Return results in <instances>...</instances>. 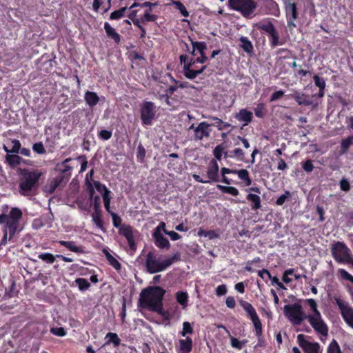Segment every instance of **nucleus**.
<instances>
[{
  "instance_id": "864d4df0",
  "label": "nucleus",
  "mask_w": 353,
  "mask_h": 353,
  "mask_svg": "<svg viewBox=\"0 0 353 353\" xmlns=\"http://www.w3.org/2000/svg\"><path fill=\"white\" fill-rule=\"evenodd\" d=\"M193 333H194V330H193V327L191 325V324L188 321L183 322V328H182V330L181 332H179V334L181 336L185 337L188 334H192Z\"/></svg>"
},
{
  "instance_id": "8fccbe9b",
  "label": "nucleus",
  "mask_w": 353,
  "mask_h": 353,
  "mask_svg": "<svg viewBox=\"0 0 353 353\" xmlns=\"http://www.w3.org/2000/svg\"><path fill=\"white\" fill-rule=\"evenodd\" d=\"M276 54L279 57V59H288L293 57L292 51L287 48H279Z\"/></svg>"
},
{
  "instance_id": "603ef678",
  "label": "nucleus",
  "mask_w": 353,
  "mask_h": 353,
  "mask_svg": "<svg viewBox=\"0 0 353 353\" xmlns=\"http://www.w3.org/2000/svg\"><path fill=\"white\" fill-rule=\"evenodd\" d=\"M110 194H111L110 191H107L106 192H103L102 194L104 207L108 214L112 212V211L111 210V207H110V201H111Z\"/></svg>"
},
{
  "instance_id": "c03bdc74",
  "label": "nucleus",
  "mask_w": 353,
  "mask_h": 353,
  "mask_svg": "<svg viewBox=\"0 0 353 353\" xmlns=\"http://www.w3.org/2000/svg\"><path fill=\"white\" fill-rule=\"evenodd\" d=\"M254 114L256 117L263 119L267 114V109L265 104L263 103H259L254 108Z\"/></svg>"
},
{
  "instance_id": "aec40b11",
  "label": "nucleus",
  "mask_w": 353,
  "mask_h": 353,
  "mask_svg": "<svg viewBox=\"0 0 353 353\" xmlns=\"http://www.w3.org/2000/svg\"><path fill=\"white\" fill-rule=\"evenodd\" d=\"M181 261L179 252H175L172 256L163 260L156 259V273L162 272L173 263Z\"/></svg>"
},
{
  "instance_id": "6e6552de",
  "label": "nucleus",
  "mask_w": 353,
  "mask_h": 353,
  "mask_svg": "<svg viewBox=\"0 0 353 353\" xmlns=\"http://www.w3.org/2000/svg\"><path fill=\"white\" fill-rule=\"evenodd\" d=\"M283 310L285 316L294 325H300L306 319L302 305L299 303L285 305Z\"/></svg>"
},
{
  "instance_id": "1a4fd4ad",
  "label": "nucleus",
  "mask_w": 353,
  "mask_h": 353,
  "mask_svg": "<svg viewBox=\"0 0 353 353\" xmlns=\"http://www.w3.org/2000/svg\"><path fill=\"white\" fill-rule=\"evenodd\" d=\"M179 61L180 63L183 65L184 76L188 79H195L199 74L203 73L207 68V65H203L199 69H196L194 65L196 63L190 60L186 54H181Z\"/></svg>"
},
{
  "instance_id": "72a5a7b5",
  "label": "nucleus",
  "mask_w": 353,
  "mask_h": 353,
  "mask_svg": "<svg viewBox=\"0 0 353 353\" xmlns=\"http://www.w3.org/2000/svg\"><path fill=\"white\" fill-rule=\"evenodd\" d=\"M205 118L212 121L213 122L210 124L211 126L216 127L219 130H225L231 125L229 123L224 122L221 119L216 117L208 116L205 117Z\"/></svg>"
},
{
  "instance_id": "09e8293b",
  "label": "nucleus",
  "mask_w": 353,
  "mask_h": 353,
  "mask_svg": "<svg viewBox=\"0 0 353 353\" xmlns=\"http://www.w3.org/2000/svg\"><path fill=\"white\" fill-rule=\"evenodd\" d=\"M254 332H255V335L257 337V339H258V343L256 345V347H265V340L263 337V328H262V325H261L259 329L257 328H254Z\"/></svg>"
},
{
  "instance_id": "6ab92c4d",
  "label": "nucleus",
  "mask_w": 353,
  "mask_h": 353,
  "mask_svg": "<svg viewBox=\"0 0 353 353\" xmlns=\"http://www.w3.org/2000/svg\"><path fill=\"white\" fill-rule=\"evenodd\" d=\"M192 46H194V50L200 54L196 58L191 57L189 59L196 63H205L208 60V57L206 56L205 51L207 50V45L203 41H194L191 40Z\"/></svg>"
},
{
  "instance_id": "4d7b16f0",
  "label": "nucleus",
  "mask_w": 353,
  "mask_h": 353,
  "mask_svg": "<svg viewBox=\"0 0 353 353\" xmlns=\"http://www.w3.org/2000/svg\"><path fill=\"white\" fill-rule=\"evenodd\" d=\"M224 149H225V148L223 145V144L217 145L214 148V151H213V154L215 157L214 159L216 160V161H221L222 159V156H223Z\"/></svg>"
},
{
  "instance_id": "69168bd1",
  "label": "nucleus",
  "mask_w": 353,
  "mask_h": 353,
  "mask_svg": "<svg viewBox=\"0 0 353 353\" xmlns=\"http://www.w3.org/2000/svg\"><path fill=\"white\" fill-rule=\"evenodd\" d=\"M32 150L34 152L39 154H43L46 152V150L43 146L42 142H37L32 145Z\"/></svg>"
},
{
  "instance_id": "7c9ffc66",
  "label": "nucleus",
  "mask_w": 353,
  "mask_h": 353,
  "mask_svg": "<svg viewBox=\"0 0 353 353\" xmlns=\"http://www.w3.org/2000/svg\"><path fill=\"white\" fill-rule=\"evenodd\" d=\"M156 246L161 249L166 250L170 248L168 239L161 234L159 228H156Z\"/></svg>"
},
{
  "instance_id": "473e14b6",
  "label": "nucleus",
  "mask_w": 353,
  "mask_h": 353,
  "mask_svg": "<svg viewBox=\"0 0 353 353\" xmlns=\"http://www.w3.org/2000/svg\"><path fill=\"white\" fill-rule=\"evenodd\" d=\"M246 199L250 202V207L252 210H257L261 207V200L259 195L249 193Z\"/></svg>"
},
{
  "instance_id": "6e6d98bb",
  "label": "nucleus",
  "mask_w": 353,
  "mask_h": 353,
  "mask_svg": "<svg viewBox=\"0 0 353 353\" xmlns=\"http://www.w3.org/2000/svg\"><path fill=\"white\" fill-rule=\"evenodd\" d=\"M327 353H343L338 342L333 339L329 344Z\"/></svg>"
},
{
  "instance_id": "bb28decb",
  "label": "nucleus",
  "mask_w": 353,
  "mask_h": 353,
  "mask_svg": "<svg viewBox=\"0 0 353 353\" xmlns=\"http://www.w3.org/2000/svg\"><path fill=\"white\" fill-rule=\"evenodd\" d=\"M59 243L66 248L71 252H73L77 254H83L85 253L84 248L82 245H77L74 241H66L63 240L59 241Z\"/></svg>"
},
{
  "instance_id": "412c9836",
  "label": "nucleus",
  "mask_w": 353,
  "mask_h": 353,
  "mask_svg": "<svg viewBox=\"0 0 353 353\" xmlns=\"http://www.w3.org/2000/svg\"><path fill=\"white\" fill-rule=\"evenodd\" d=\"M153 6H154V3H151L148 1L144 2L143 3H138L134 2L130 8L125 6V7H122L121 8H120L117 10L112 12L110 15V20L121 19V18L125 17V12L128 10L132 9V8L138 7V6H139L141 8H144V7H148V6L151 7Z\"/></svg>"
},
{
  "instance_id": "f704fd0d",
  "label": "nucleus",
  "mask_w": 353,
  "mask_h": 353,
  "mask_svg": "<svg viewBox=\"0 0 353 353\" xmlns=\"http://www.w3.org/2000/svg\"><path fill=\"white\" fill-rule=\"evenodd\" d=\"M104 255L110 265L114 268L118 272L121 270V263L115 259L108 251L103 250Z\"/></svg>"
},
{
  "instance_id": "9b49d317",
  "label": "nucleus",
  "mask_w": 353,
  "mask_h": 353,
  "mask_svg": "<svg viewBox=\"0 0 353 353\" xmlns=\"http://www.w3.org/2000/svg\"><path fill=\"white\" fill-rule=\"evenodd\" d=\"M331 252L334 260L339 263H343L352 254L350 249L341 241L333 244Z\"/></svg>"
},
{
  "instance_id": "dca6fc26",
  "label": "nucleus",
  "mask_w": 353,
  "mask_h": 353,
  "mask_svg": "<svg viewBox=\"0 0 353 353\" xmlns=\"http://www.w3.org/2000/svg\"><path fill=\"white\" fill-rule=\"evenodd\" d=\"M154 103L145 101L141 106V119L143 125H151L154 117Z\"/></svg>"
},
{
  "instance_id": "a19ab883",
  "label": "nucleus",
  "mask_w": 353,
  "mask_h": 353,
  "mask_svg": "<svg viewBox=\"0 0 353 353\" xmlns=\"http://www.w3.org/2000/svg\"><path fill=\"white\" fill-rule=\"evenodd\" d=\"M105 339L108 340L105 342V345L112 343L114 347H118L121 343V339L118 336L117 334L113 332H108Z\"/></svg>"
},
{
  "instance_id": "49530a36",
  "label": "nucleus",
  "mask_w": 353,
  "mask_h": 353,
  "mask_svg": "<svg viewBox=\"0 0 353 353\" xmlns=\"http://www.w3.org/2000/svg\"><path fill=\"white\" fill-rule=\"evenodd\" d=\"M74 283L81 292L88 290L90 287V283L84 278H77L75 279Z\"/></svg>"
},
{
  "instance_id": "bf43d9fd",
  "label": "nucleus",
  "mask_w": 353,
  "mask_h": 353,
  "mask_svg": "<svg viewBox=\"0 0 353 353\" xmlns=\"http://www.w3.org/2000/svg\"><path fill=\"white\" fill-rule=\"evenodd\" d=\"M173 4L175 6V8L180 11L183 17H188L189 16V12L181 1H175L173 2Z\"/></svg>"
},
{
  "instance_id": "9d476101",
  "label": "nucleus",
  "mask_w": 353,
  "mask_h": 353,
  "mask_svg": "<svg viewBox=\"0 0 353 353\" xmlns=\"http://www.w3.org/2000/svg\"><path fill=\"white\" fill-rule=\"evenodd\" d=\"M221 182L227 185H230L232 181L225 175L229 174H237L240 180H241L245 186H250L252 184V179L250 176L249 172L246 169L235 170L228 168H222L221 169Z\"/></svg>"
},
{
  "instance_id": "5701e85b",
  "label": "nucleus",
  "mask_w": 353,
  "mask_h": 353,
  "mask_svg": "<svg viewBox=\"0 0 353 353\" xmlns=\"http://www.w3.org/2000/svg\"><path fill=\"white\" fill-rule=\"evenodd\" d=\"M70 161H72V158H67L62 162L57 163L56 165L57 170L61 174L59 176L63 177L64 183L68 181L71 176L72 167L68 164Z\"/></svg>"
},
{
  "instance_id": "4468645a",
  "label": "nucleus",
  "mask_w": 353,
  "mask_h": 353,
  "mask_svg": "<svg viewBox=\"0 0 353 353\" xmlns=\"http://www.w3.org/2000/svg\"><path fill=\"white\" fill-rule=\"evenodd\" d=\"M134 229L132 226L128 224H123L121 228H119V234L125 238L128 242V245L130 250L135 251L137 249V245L134 239Z\"/></svg>"
},
{
  "instance_id": "c9c22d12",
  "label": "nucleus",
  "mask_w": 353,
  "mask_h": 353,
  "mask_svg": "<svg viewBox=\"0 0 353 353\" xmlns=\"http://www.w3.org/2000/svg\"><path fill=\"white\" fill-rule=\"evenodd\" d=\"M104 29L108 37L112 39L117 43L121 41V37L116 30L108 23H104Z\"/></svg>"
},
{
  "instance_id": "e433bc0d",
  "label": "nucleus",
  "mask_w": 353,
  "mask_h": 353,
  "mask_svg": "<svg viewBox=\"0 0 353 353\" xmlns=\"http://www.w3.org/2000/svg\"><path fill=\"white\" fill-rule=\"evenodd\" d=\"M156 313L161 315L167 324L170 323L171 314L169 311L163 309L162 301L157 302V305L156 304Z\"/></svg>"
},
{
  "instance_id": "2f4dec72",
  "label": "nucleus",
  "mask_w": 353,
  "mask_h": 353,
  "mask_svg": "<svg viewBox=\"0 0 353 353\" xmlns=\"http://www.w3.org/2000/svg\"><path fill=\"white\" fill-rule=\"evenodd\" d=\"M264 7L267 9L268 13L274 16H279L280 9L279 4L274 0H265Z\"/></svg>"
},
{
  "instance_id": "a211bd4d",
  "label": "nucleus",
  "mask_w": 353,
  "mask_h": 353,
  "mask_svg": "<svg viewBox=\"0 0 353 353\" xmlns=\"http://www.w3.org/2000/svg\"><path fill=\"white\" fill-rule=\"evenodd\" d=\"M219 166L216 160L212 159L209 162L207 167L206 177L209 183L213 182H221V179L219 176Z\"/></svg>"
},
{
  "instance_id": "338daca9",
  "label": "nucleus",
  "mask_w": 353,
  "mask_h": 353,
  "mask_svg": "<svg viewBox=\"0 0 353 353\" xmlns=\"http://www.w3.org/2000/svg\"><path fill=\"white\" fill-rule=\"evenodd\" d=\"M50 332L52 334H53L54 335H56L58 336H64L66 335V331L62 327H52L50 329Z\"/></svg>"
},
{
  "instance_id": "0eeeda50",
  "label": "nucleus",
  "mask_w": 353,
  "mask_h": 353,
  "mask_svg": "<svg viewBox=\"0 0 353 353\" xmlns=\"http://www.w3.org/2000/svg\"><path fill=\"white\" fill-rule=\"evenodd\" d=\"M287 26L292 30L296 27V22L299 19L300 6L294 0H283Z\"/></svg>"
},
{
  "instance_id": "680f3d73",
  "label": "nucleus",
  "mask_w": 353,
  "mask_h": 353,
  "mask_svg": "<svg viewBox=\"0 0 353 353\" xmlns=\"http://www.w3.org/2000/svg\"><path fill=\"white\" fill-rule=\"evenodd\" d=\"M313 79L314 81V84L319 89L325 88L326 83L325 81L323 78L320 77L318 74H314L313 76Z\"/></svg>"
},
{
  "instance_id": "c756f323",
  "label": "nucleus",
  "mask_w": 353,
  "mask_h": 353,
  "mask_svg": "<svg viewBox=\"0 0 353 353\" xmlns=\"http://www.w3.org/2000/svg\"><path fill=\"white\" fill-rule=\"evenodd\" d=\"M84 100L90 108H93L99 102V97L96 92L87 90L84 94Z\"/></svg>"
},
{
  "instance_id": "052dcab7",
  "label": "nucleus",
  "mask_w": 353,
  "mask_h": 353,
  "mask_svg": "<svg viewBox=\"0 0 353 353\" xmlns=\"http://www.w3.org/2000/svg\"><path fill=\"white\" fill-rule=\"evenodd\" d=\"M291 196V193L289 190H285L284 194L281 195L279 197L277 198L276 201V204L277 205H282L284 204V203L289 200V199Z\"/></svg>"
},
{
  "instance_id": "0e129e2a",
  "label": "nucleus",
  "mask_w": 353,
  "mask_h": 353,
  "mask_svg": "<svg viewBox=\"0 0 353 353\" xmlns=\"http://www.w3.org/2000/svg\"><path fill=\"white\" fill-rule=\"evenodd\" d=\"M112 136L111 130H101L98 133V137L100 139L107 141L109 140Z\"/></svg>"
},
{
  "instance_id": "774afa93",
  "label": "nucleus",
  "mask_w": 353,
  "mask_h": 353,
  "mask_svg": "<svg viewBox=\"0 0 353 353\" xmlns=\"http://www.w3.org/2000/svg\"><path fill=\"white\" fill-rule=\"evenodd\" d=\"M165 294V290L161 287L156 285V301L159 302L163 301V298Z\"/></svg>"
},
{
  "instance_id": "f257e3e1",
  "label": "nucleus",
  "mask_w": 353,
  "mask_h": 353,
  "mask_svg": "<svg viewBox=\"0 0 353 353\" xmlns=\"http://www.w3.org/2000/svg\"><path fill=\"white\" fill-rule=\"evenodd\" d=\"M19 192L23 196H32L35 194L39 186V181L44 173L38 169L19 168Z\"/></svg>"
},
{
  "instance_id": "13d9d810",
  "label": "nucleus",
  "mask_w": 353,
  "mask_h": 353,
  "mask_svg": "<svg viewBox=\"0 0 353 353\" xmlns=\"http://www.w3.org/2000/svg\"><path fill=\"white\" fill-rule=\"evenodd\" d=\"M110 214L112 216V224H113L114 227L116 228H118V230H119V228H121L123 225V224H122L121 218L117 214L114 213V212L110 213Z\"/></svg>"
},
{
  "instance_id": "cd10ccee",
  "label": "nucleus",
  "mask_w": 353,
  "mask_h": 353,
  "mask_svg": "<svg viewBox=\"0 0 353 353\" xmlns=\"http://www.w3.org/2000/svg\"><path fill=\"white\" fill-rule=\"evenodd\" d=\"M263 274H266L267 278L272 281V284L277 285L280 289L286 290L285 286L281 282L279 281L278 277L272 276L269 270H268L267 269H263L258 272V275L267 283L268 280L263 277Z\"/></svg>"
},
{
  "instance_id": "3c124183",
  "label": "nucleus",
  "mask_w": 353,
  "mask_h": 353,
  "mask_svg": "<svg viewBox=\"0 0 353 353\" xmlns=\"http://www.w3.org/2000/svg\"><path fill=\"white\" fill-rule=\"evenodd\" d=\"M176 90V88L174 86H169V88L165 90V94H159L158 98L160 101L163 103H166L167 101H169L170 95L172 94L173 92Z\"/></svg>"
},
{
  "instance_id": "f8f14e48",
  "label": "nucleus",
  "mask_w": 353,
  "mask_h": 353,
  "mask_svg": "<svg viewBox=\"0 0 353 353\" xmlns=\"http://www.w3.org/2000/svg\"><path fill=\"white\" fill-rule=\"evenodd\" d=\"M336 303L345 323L353 328V308L340 299H336Z\"/></svg>"
},
{
  "instance_id": "20e7f679",
  "label": "nucleus",
  "mask_w": 353,
  "mask_h": 353,
  "mask_svg": "<svg viewBox=\"0 0 353 353\" xmlns=\"http://www.w3.org/2000/svg\"><path fill=\"white\" fill-rule=\"evenodd\" d=\"M22 216V210L17 207L12 208L8 214L5 213L0 214V224L6 223V227L8 230L9 240L14 236Z\"/></svg>"
},
{
  "instance_id": "a18cd8bd",
  "label": "nucleus",
  "mask_w": 353,
  "mask_h": 353,
  "mask_svg": "<svg viewBox=\"0 0 353 353\" xmlns=\"http://www.w3.org/2000/svg\"><path fill=\"white\" fill-rule=\"evenodd\" d=\"M351 145H353V135L348 136L347 138L342 139L341 142V153H345L348 151Z\"/></svg>"
},
{
  "instance_id": "e2e57ef3",
  "label": "nucleus",
  "mask_w": 353,
  "mask_h": 353,
  "mask_svg": "<svg viewBox=\"0 0 353 353\" xmlns=\"http://www.w3.org/2000/svg\"><path fill=\"white\" fill-rule=\"evenodd\" d=\"M294 269H293V268H290V269L286 270L283 274L282 281L285 283H287V284L292 282V279L289 276L292 275L294 274Z\"/></svg>"
},
{
  "instance_id": "4c0bfd02",
  "label": "nucleus",
  "mask_w": 353,
  "mask_h": 353,
  "mask_svg": "<svg viewBox=\"0 0 353 353\" xmlns=\"http://www.w3.org/2000/svg\"><path fill=\"white\" fill-rule=\"evenodd\" d=\"M241 42L240 47L247 53L251 54L253 52L254 47L252 42L246 37L239 38Z\"/></svg>"
},
{
  "instance_id": "79ce46f5",
  "label": "nucleus",
  "mask_w": 353,
  "mask_h": 353,
  "mask_svg": "<svg viewBox=\"0 0 353 353\" xmlns=\"http://www.w3.org/2000/svg\"><path fill=\"white\" fill-rule=\"evenodd\" d=\"M339 275L340 276V279L345 281H348L351 282L353 284V276L350 274L347 270L345 269L341 268L338 270ZM349 292L352 296V299L353 300V290H350Z\"/></svg>"
},
{
  "instance_id": "ea45409f",
  "label": "nucleus",
  "mask_w": 353,
  "mask_h": 353,
  "mask_svg": "<svg viewBox=\"0 0 353 353\" xmlns=\"http://www.w3.org/2000/svg\"><path fill=\"white\" fill-rule=\"evenodd\" d=\"M216 188L221 192L231 194L233 196H237L239 194V191L238 189L233 186H225L218 184L216 185Z\"/></svg>"
},
{
  "instance_id": "f3484780",
  "label": "nucleus",
  "mask_w": 353,
  "mask_h": 353,
  "mask_svg": "<svg viewBox=\"0 0 353 353\" xmlns=\"http://www.w3.org/2000/svg\"><path fill=\"white\" fill-rule=\"evenodd\" d=\"M297 342L299 346L306 353H321V346L317 342H310L305 339V336L300 334L297 336Z\"/></svg>"
},
{
  "instance_id": "423d86ee",
  "label": "nucleus",
  "mask_w": 353,
  "mask_h": 353,
  "mask_svg": "<svg viewBox=\"0 0 353 353\" xmlns=\"http://www.w3.org/2000/svg\"><path fill=\"white\" fill-rule=\"evenodd\" d=\"M227 6L230 10L239 12L246 19H251L256 9L254 0H230Z\"/></svg>"
},
{
  "instance_id": "c85d7f7f",
  "label": "nucleus",
  "mask_w": 353,
  "mask_h": 353,
  "mask_svg": "<svg viewBox=\"0 0 353 353\" xmlns=\"http://www.w3.org/2000/svg\"><path fill=\"white\" fill-rule=\"evenodd\" d=\"M92 221L96 227L103 232H105L106 230L103 225V221L102 219V210H95L91 214Z\"/></svg>"
},
{
  "instance_id": "37998d69",
  "label": "nucleus",
  "mask_w": 353,
  "mask_h": 353,
  "mask_svg": "<svg viewBox=\"0 0 353 353\" xmlns=\"http://www.w3.org/2000/svg\"><path fill=\"white\" fill-rule=\"evenodd\" d=\"M145 266L149 273H154V254L152 252H150L147 255Z\"/></svg>"
},
{
  "instance_id": "39448f33",
  "label": "nucleus",
  "mask_w": 353,
  "mask_h": 353,
  "mask_svg": "<svg viewBox=\"0 0 353 353\" xmlns=\"http://www.w3.org/2000/svg\"><path fill=\"white\" fill-rule=\"evenodd\" d=\"M256 27L259 30L267 33L269 43L272 48L285 43L286 40L285 39H280L277 29L270 19L263 20L257 23Z\"/></svg>"
},
{
  "instance_id": "393cba45",
  "label": "nucleus",
  "mask_w": 353,
  "mask_h": 353,
  "mask_svg": "<svg viewBox=\"0 0 353 353\" xmlns=\"http://www.w3.org/2000/svg\"><path fill=\"white\" fill-rule=\"evenodd\" d=\"M235 119L240 122H243V126L248 125L252 122L253 119V114L251 111L246 108L239 110V112L234 116Z\"/></svg>"
},
{
  "instance_id": "de8ad7c7",
  "label": "nucleus",
  "mask_w": 353,
  "mask_h": 353,
  "mask_svg": "<svg viewBox=\"0 0 353 353\" xmlns=\"http://www.w3.org/2000/svg\"><path fill=\"white\" fill-rule=\"evenodd\" d=\"M176 299L177 302L183 307H185L187 306L188 301V294L186 292H176Z\"/></svg>"
},
{
  "instance_id": "f03ea898",
  "label": "nucleus",
  "mask_w": 353,
  "mask_h": 353,
  "mask_svg": "<svg viewBox=\"0 0 353 353\" xmlns=\"http://www.w3.org/2000/svg\"><path fill=\"white\" fill-rule=\"evenodd\" d=\"M139 311L150 321H154L153 314L148 315L147 312H154V285L143 288L139 295L137 303Z\"/></svg>"
},
{
  "instance_id": "a878e982",
  "label": "nucleus",
  "mask_w": 353,
  "mask_h": 353,
  "mask_svg": "<svg viewBox=\"0 0 353 353\" xmlns=\"http://www.w3.org/2000/svg\"><path fill=\"white\" fill-rule=\"evenodd\" d=\"M63 181L64 182L63 176L53 178L43 187V191L48 194H52Z\"/></svg>"
},
{
  "instance_id": "7ed1b4c3",
  "label": "nucleus",
  "mask_w": 353,
  "mask_h": 353,
  "mask_svg": "<svg viewBox=\"0 0 353 353\" xmlns=\"http://www.w3.org/2000/svg\"><path fill=\"white\" fill-rule=\"evenodd\" d=\"M305 302L313 312L312 314L306 316V319H307L316 332L320 334L322 336L327 337L328 335V327L324 322L321 312L318 310L316 301L313 299H307L305 300Z\"/></svg>"
},
{
  "instance_id": "4be33fe9",
  "label": "nucleus",
  "mask_w": 353,
  "mask_h": 353,
  "mask_svg": "<svg viewBox=\"0 0 353 353\" xmlns=\"http://www.w3.org/2000/svg\"><path fill=\"white\" fill-rule=\"evenodd\" d=\"M210 123L203 121L201 122L197 127L194 128V138L196 140L201 141L203 138H208L210 134L211 130Z\"/></svg>"
},
{
  "instance_id": "b1692460",
  "label": "nucleus",
  "mask_w": 353,
  "mask_h": 353,
  "mask_svg": "<svg viewBox=\"0 0 353 353\" xmlns=\"http://www.w3.org/2000/svg\"><path fill=\"white\" fill-rule=\"evenodd\" d=\"M193 347L192 339L186 336L184 339L179 340V345L176 347L177 353H190Z\"/></svg>"
},
{
  "instance_id": "58836bf2",
  "label": "nucleus",
  "mask_w": 353,
  "mask_h": 353,
  "mask_svg": "<svg viewBox=\"0 0 353 353\" xmlns=\"http://www.w3.org/2000/svg\"><path fill=\"white\" fill-rule=\"evenodd\" d=\"M22 160L23 159L17 154H7L6 156V163L12 168L20 165Z\"/></svg>"
},
{
  "instance_id": "5fc2aeb1",
  "label": "nucleus",
  "mask_w": 353,
  "mask_h": 353,
  "mask_svg": "<svg viewBox=\"0 0 353 353\" xmlns=\"http://www.w3.org/2000/svg\"><path fill=\"white\" fill-rule=\"evenodd\" d=\"M56 256H54L51 253L46 252V253H41L38 255V258L43 261L48 263L52 264L55 261Z\"/></svg>"
},
{
  "instance_id": "2eb2a0df",
  "label": "nucleus",
  "mask_w": 353,
  "mask_h": 353,
  "mask_svg": "<svg viewBox=\"0 0 353 353\" xmlns=\"http://www.w3.org/2000/svg\"><path fill=\"white\" fill-rule=\"evenodd\" d=\"M240 305L246 312L247 317L252 321L254 327L259 329V327L262 325V323L253 305L250 303L243 300L240 301Z\"/></svg>"
},
{
  "instance_id": "ddd939ff",
  "label": "nucleus",
  "mask_w": 353,
  "mask_h": 353,
  "mask_svg": "<svg viewBox=\"0 0 353 353\" xmlns=\"http://www.w3.org/2000/svg\"><path fill=\"white\" fill-rule=\"evenodd\" d=\"M291 93L288 94V97L293 99L299 105L312 106L315 108L318 105V103H314L313 99L308 97L305 93L300 92L294 89L291 90Z\"/></svg>"
}]
</instances>
